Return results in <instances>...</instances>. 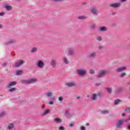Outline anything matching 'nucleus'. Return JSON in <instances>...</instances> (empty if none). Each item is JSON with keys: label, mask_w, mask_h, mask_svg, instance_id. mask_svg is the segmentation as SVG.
I'll return each instance as SVG.
<instances>
[{"label": "nucleus", "mask_w": 130, "mask_h": 130, "mask_svg": "<svg viewBox=\"0 0 130 130\" xmlns=\"http://www.w3.org/2000/svg\"><path fill=\"white\" fill-rule=\"evenodd\" d=\"M86 125H89V124L88 123L86 124Z\"/></svg>", "instance_id": "nucleus-51"}, {"label": "nucleus", "mask_w": 130, "mask_h": 130, "mask_svg": "<svg viewBox=\"0 0 130 130\" xmlns=\"http://www.w3.org/2000/svg\"><path fill=\"white\" fill-rule=\"evenodd\" d=\"M78 74L81 76L86 75L87 73V70L86 69H80L77 70Z\"/></svg>", "instance_id": "nucleus-2"}, {"label": "nucleus", "mask_w": 130, "mask_h": 130, "mask_svg": "<svg viewBox=\"0 0 130 130\" xmlns=\"http://www.w3.org/2000/svg\"><path fill=\"white\" fill-rule=\"evenodd\" d=\"M75 53V49L73 48H69V54H74Z\"/></svg>", "instance_id": "nucleus-14"}, {"label": "nucleus", "mask_w": 130, "mask_h": 130, "mask_svg": "<svg viewBox=\"0 0 130 130\" xmlns=\"http://www.w3.org/2000/svg\"><path fill=\"white\" fill-rule=\"evenodd\" d=\"M16 43L15 40H11L8 43H7L6 45H8V44H12V43Z\"/></svg>", "instance_id": "nucleus-24"}, {"label": "nucleus", "mask_w": 130, "mask_h": 130, "mask_svg": "<svg viewBox=\"0 0 130 130\" xmlns=\"http://www.w3.org/2000/svg\"><path fill=\"white\" fill-rule=\"evenodd\" d=\"M126 70V67H120L116 70V72H120Z\"/></svg>", "instance_id": "nucleus-10"}, {"label": "nucleus", "mask_w": 130, "mask_h": 130, "mask_svg": "<svg viewBox=\"0 0 130 130\" xmlns=\"http://www.w3.org/2000/svg\"><path fill=\"white\" fill-rule=\"evenodd\" d=\"M59 130H63V129H64V127H63V126H60L59 127Z\"/></svg>", "instance_id": "nucleus-41"}, {"label": "nucleus", "mask_w": 130, "mask_h": 130, "mask_svg": "<svg viewBox=\"0 0 130 130\" xmlns=\"http://www.w3.org/2000/svg\"><path fill=\"white\" fill-rule=\"evenodd\" d=\"M103 48L102 46H99V49H101V48Z\"/></svg>", "instance_id": "nucleus-49"}, {"label": "nucleus", "mask_w": 130, "mask_h": 130, "mask_svg": "<svg viewBox=\"0 0 130 130\" xmlns=\"http://www.w3.org/2000/svg\"><path fill=\"white\" fill-rule=\"evenodd\" d=\"M36 51H37V48H33L31 50V52L32 53L36 52Z\"/></svg>", "instance_id": "nucleus-35"}, {"label": "nucleus", "mask_w": 130, "mask_h": 130, "mask_svg": "<svg viewBox=\"0 0 130 130\" xmlns=\"http://www.w3.org/2000/svg\"><path fill=\"white\" fill-rule=\"evenodd\" d=\"M105 90L106 91V92H107L108 93H111L112 89L111 88L109 87H106L105 88Z\"/></svg>", "instance_id": "nucleus-22"}, {"label": "nucleus", "mask_w": 130, "mask_h": 130, "mask_svg": "<svg viewBox=\"0 0 130 130\" xmlns=\"http://www.w3.org/2000/svg\"><path fill=\"white\" fill-rule=\"evenodd\" d=\"M89 73L91 74H95V71L94 70V69H90Z\"/></svg>", "instance_id": "nucleus-36"}, {"label": "nucleus", "mask_w": 130, "mask_h": 130, "mask_svg": "<svg viewBox=\"0 0 130 130\" xmlns=\"http://www.w3.org/2000/svg\"><path fill=\"white\" fill-rule=\"evenodd\" d=\"M66 85L70 87H75L76 86V83L74 82H68L66 83Z\"/></svg>", "instance_id": "nucleus-9"}, {"label": "nucleus", "mask_w": 130, "mask_h": 130, "mask_svg": "<svg viewBox=\"0 0 130 130\" xmlns=\"http://www.w3.org/2000/svg\"><path fill=\"white\" fill-rule=\"evenodd\" d=\"M125 76H126V73H122L120 74V77L121 78H123L124 77H125Z\"/></svg>", "instance_id": "nucleus-30"}, {"label": "nucleus", "mask_w": 130, "mask_h": 130, "mask_svg": "<svg viewBox=\"0 0 130 130\" xmlns=\"http://www.w3.org/2000/svg\"><path fill=\"white\" fill-rule=\"evenodd\" d=\"M94 56H96V53L95 52L91 53L88 55V57H94Z\"/></svg>", "instance_id": "nucleus-25"}, {"label": "nucleus", "mask_w": 130, "mask_h": 130, "mask_svg": "<svg viewBox=\"0 0 130 130\" xmlns=\"http://www.w3.org/2000/svg\"><path fill=\"white\" fill-rule=\"evenodd\" d=\"M121 6V4L119 3H112L110 4V7L111 8H119Z\"/></svg>", "instance_id": "nucleus-3"}, {"label": "nucleus", "mask_w": 130, "mask_h": 130, "mask_svg": "<svg viewBox=\"0 0 130 130\" xmlns=\"http://www.w3.org/2000/svg\"><path fill=\"white\" fill-rule=\"evenodd\" d=\"M69 126H71V127L74 126V124H70L69 125Z\"/></svg>", "instance_id": "nucleus-46"}, {"label": "nucleus", "mask_w": 130, "mask_h": 130, "mask_svg": "<svg viewBox=\"0 0 130 130\" xmlns=\"http://www.w3.org/2000/svg\"><path fill=\"white\" fill-rule=\"evenodd\" d=\"M5 14H6V13L5 12H2L0 13V16L1 17H3V16H5Z\"/></svg>", "instance_id": "nucleus-39"}, {"label": "nucleus", "mask_w": 130, "mask_h": 130, "mask_svg": "<svg viewBox=\"0 0 130 130\" xmlns=\"http://www.w3.org/2000/svg\"><path fill=\"white\" fill-rule=\"evenodd\" d=\"M122 123H123V120H119L118 122H117V124H116L117 127H120Z\"/></svg>", "instance_id": "nucleus-15"}, {"label": "nucleus", "mask_w": 130, "mask_h": 130, "mask_svg": "<svg viewBox=\"0 0 130 130\" xmlns=\"http://www.w3.org/2000/svg\"><path fill=\"white\" fill-rule=\"evenodd\" d=\"M87 97H89V95H87Z\"/></svg>", "instance_id": "nucleus-54"}, {"label": "nucleus", "mask_w": 130, "mask_h": 130, "mask_svg": "<svg viewBox=\"0 0 130 130\" xmlns=\"http://www.w3.org/2000/svg\"><path fill=\"white\" fill-rule=\"evenodd\" d=\"M54 104V103L53 102V101H50L49 103V104L50 105H53V104Z\"/></svg>", "instance_id": "nucleus-40"}, {"label": "nucleus", "mask_w": 130, "mask_h": 130, "mask_svg": "<svg viewBox=\"0 0 130 130\" xmlns=\"http://www.w3.org/2000/svg\"><path fill=\"white\" fill-rule=\"evenodd\" d=\"M81 130H86V128L84 126H82L81 127Z\"/></svg>", "instance_id": "nucleus-44"}, {"label": "nucleus", "mask_w": 130, "mask_h": 130, "mask_svg": "<svg viewBox=\"0 0 130 130\" xmlns=\"http://www.w3.org/2000/svg\"><path fill=\"white\" fill-rule=\"evenodd\" d=\"M16 85H17V82L16 81H12L8 84L7 88L11 89V88H13V86H16Z\"/></svg>", "instance_id": "nucleus-4"}, {"label": "nucleus", "mask_w": 130, "mask_h": 130, "mask_svg": "<svg viewBox=\"0 0 130 130\" xmlns=\"http://www.w3.org/2000/svg\"><path fill=\"white\" fill-rule=\"evenodd\" d=\"M23 74V71L22 70H17L16 72V75H17V76H19V75H22Z\"/></svg>", "instance_id": "nucleus-23"}, {"label": "nucleus", "mask_w": 130, "mask_h": 130, "mask_svg": "<svg viewBox=\"0 0 130 130\" xmlns=\"http://www.w3.org/2000/svg\"><path fill=\"white\" fill-rule=\"evenodd\" d=\"M44 108V106H43V108Z\"/></svg>", "instance_id": "nucleus-52"}, {"label": "nucleus", "mask_w": 130, "mask_h": 130, "mask_svg": "<svg viewBox=\"0 0 130 130\" xmlns=\"http://www.w3.org/2000/svg\"><path fill=\"white\" fill-rule=\"evenodd\" d=\"M6 115V112H2L0 113V117H3V116H5Z\"/></svg>", "instance_id": "nucleus-29"}, {"label": "nucleus", "mask_w": 130, "mask_h": 130, "mask_svg": "<svg viewBox=\"0 0 130 130\" xmlns=\"http://www.w3.org/2000/svg\"><path fill=\"white\" fill-rule=\"evenodd\" d=\"M1 28H3V25L0 24V29H1Z\"/></svg>", "instance_id": "nucleus-50"}, {"label": "nucleus", "mask_w": 130, "mask_h": 130, "mask_svg": "<svg viewBox=\"0 0 130 130\" xmlns=\"http://www.w3.org/2000/svg\"><path fill=\"white\" fill-rule=\"evenodd\" d=\"M54 121H55V122H56V123H60V122H61V121H62L61 119H60L59 118H55L54 119Z\"/></svg>", "instance_id": "nucleus-16"}, {"label": "nucleus", "mask_w": 130, "mask_h": 130, "mask_svg": "<svg viewBox=\"0 0 130 130\" xmlns=\"http://www.w3.org/2000/svg\"><path fill=\"white\" fill-rule=\"evenodd\" d=\"M76 99H77L78 100L81 98V96H76L75 97Z\"/></svg>", "instance_id": "nucleus-42"}, {"label": "nucleus", "mask_w": 130, "mask_h": 130, "mask_svg": "<svg viewBox=\"0 0 130 130\" xmlns=\"http://www.w3.org/2000/svg\"><path fill=\"white\" fill-rule=\"evenodd\" d=\"M50 112V110L46 109L42 113V115H46L47 114H48V113H49Z\"/></svg>", "instance_id": "nucleus-17"}, {"label": "nucleus", "mask_w": 130, "mask_h": 130, "mask_svg": "<svg viewBox=\"0 0 130 130\" xmlns=\"http://www.w3.org/2000/svg\"><path fill=\"white\" fill-rule=\"evenodd\" d=\"M1 1H2V0H0V2H1Z\"/></svg>", "instance_id": "nucleus-55"}, {"label": "nucleus", "mask_w": 130, "mask_h": 130, "mask_svg": "<svg viewBox=\"0 0 130 130\" xmlns=\"http://www.w3.org/2000/svg\"><path fill=\"white\" fill-rule=\"evenodd\" d=\"M62 61L64 63H66V64H68V63H69V59H68V58L66 57H64L62 58Z\"/></svg>", "instance_id": "nucleus-18"}, {"label": "nucleus", "mask_w": 130, "mask_h": 130, "mask_svg": "<svg viewBox=\"0 0 130 130\" xmlns=\"http://www.w3.org/2000/svg\"><path fill=\"white\" fill-rule=\"evenodd\" d=\"M29 84H32L33 83H37L38 81V79L37 78H32L29 79Z\"/></svg>", "instance_id": "nucleus-8"}, {"label": "nucleus", "mask_w": 130, "mask_h": 130, "mask_svg": "<svg viewBox=\"0 0 130 130\" xmlns=\"http://www.w3.org/2000/svg\"><path fill=\"white\" fill-rule=\"evenodd\" d=\"M50 64L52 68H56V61L54 59L52 60L50 62Z\"/></svg>", "instance_id": "nucleus-11"}, {"label": "nucleus", "mask_w": 130, "mask_h": 130, "mask_svg": "<svg viewBox=\"0 0 130 130\" xmlns=\"http://www.w3.org/2000/svg\"><path fill=\"white\" fill-rule=\"evenodd\" d=\"M52 1L56 3H61V2H64V0H52Z\"/></svg>", "instance_id": "nucleus-33"}, {"label": "nucleus", "mask_w": 130, "mask_h": 130, "mask_svg": "<svg viewBox=\"0 0 130 130\" xmlns=\"http://www.w3.org/2000/svg\"><path fill=\"white\" fill-rule=\"evenodd\" d=\"M13 128H14V124L13 123H11L8 125V129H12Z\"/></svg>", "instance_id": "nucleus-26"}, {"label": "nucleus", "mask_w": 130, "mask_h": 130, "mask_svg": "<svg viewBox=\"0 0 130 130\" xmlns=\"http://www.w3.org/2000/svg\"><path fill=\"white\" fill-rule=\"evenodd\" d=\"M46 96L47 97H52V96H53V92H48L46 93Z\"/></svg>", "instance_id": "nucleus-19"}, {"label": "nucleus", "mask_w": 130, "mask_h": 130, "mask_svg": "<svg viewBox=\"0 0 130 130\" xmlns=\"http://www.w3.org/2000/svg\"><path fill=\"white\" fill-rule=\"evenodd\" d=\"M5 9H6V11H12L13 9V7L10 5V4H6L4 6Z\"/></svg>", "instance_id": "nucleus-7"}, {"label": "nucleus", "mask_w": 130, "mask_h": 130, "mask_svg": "<svg viewBox=\"0 0 130 130\" xmlns=\"http://www.w3.org/2000/svg\"><path fill=\"white\" fill-rule=\"evenodd\" d=\"M24 63H25V61L19 60L16 63L15 66V67H16V68H18V67H20V66L24 64Z\"/></svg>", "instance_id": "nucleus-6"}, {"label": "nucleus", "mask_w": 130, "mask_h": 130, "mask_svg": "<svg viewBox=\"0 0 130 130\" xmlns=\"http://www.w3.org/2000/svg\"><path fill=\"white\" fill-rule=\"evenodd\" d=\"M21 83L22 84H30L29 79H28V80H25V79L22 80H21Z\"/></svg>", "instance_id": "nucleus-20"}, {"label": "nucleus", "mask_w": 130, "mask_h": 130, "mask_svg": "<svg viewBox=\"0 0 130 130\" xmlns=\"http://www.w3.org/2000/svg\"><path fill=\"white\" fill-rule=\"evenodd\" d=\"M65 115H67V116H69V115H71V114L70 113V110H67L66 111Z\"/></svg>", "instance_id": "nucleus-31"}, {"label": "nucleus", "mask_w": 130, "mask_h": 130, "mask_svg": "<svg viewBox=\"0 0 130 130\" xmlns=\"http://www.w3.org/2000/svg\"><path fill=\"white\" fill-rule=\"evenodd\" d=\"M86 17L85 16H79V17H78V19H79L80 20H84V19H86Z\"/></svg>", "instance_id": "nucleus-34"}, {"label": "nucleus", "mask_w": 130, "mask_h": 130, "mask_svg": "<svg viewBox=\"0 0 130 130\" xmlns=\"http://www.w3.org/2000/svg\"><path fill=\"white\" fill-rule=\"evenodd\" d=\"M127 128H128V129H130V125H128Z\"/></svg>", "instance_id": "nucleus-48"}, {"label": "nucleus", "mask_w": 130, "mask_h": 130, "mask_svg": "<svg viewBox=\"0 0 130 130\" xmlns=\"http://www.w3.org/2000/svg\"><path fill=\"white\" fill-rule=\"evenodd\" d=\"M16 90H17V89L16 88H9L8 91L9 92H15V91H16Z\"/></svg>", "instance_id": "nucleus-27"}, {"label": "nucleus", "mask_w": 130, "mask_h": 130, "mask_svg": "<svg viewBox=\"0 0 130 130\" xmlns=\"http://www.w3.org/2000/svg\"><path fill=\"white\" fill-rule=\"evenodd\" d=\"M126 1L127 0H121V2H126Z\"/></svg>", "instance_id": "nucleus-47"}, {"label": "nucleus", "mask_w": 130, "mask_h": 130, "mask_svg": "<svg viewBox=\"0 0 130 130\" xmlns=\"http://www.w3.org/2000/svg\"><path fill=\"white\" fill-rule=\"evenodd\" d=\"M120 102H121V101H120V100H117L115 101V104H116V105H117V104H119Z\"/></svg>", "instance_id": "nucleus-28"}, {"label": "nucleus", "mask_w": 130, "mask_h": 130, "mask_svg": "<svg viewBox=\"0 0 130 130\" xmlns=\"http://www.w3.org/2000/svg\"><path fill=\"white\" fill-rule=\"evenodd\" d=\"M97 40L99 41H101V40H102V38L101 37H98Z\"/></svg>", "instance_id": "nucleus-37"}, {"label": "nucleus", "mask_w": 130, "mask_h": 130, "mask_svg": "<svg viewBox=\"0 0 130 130\" xmlns=\"http://www.w3.org/2000/svg\"><path fill=\"white\" fill-rule=\"evenodd\" d=\"M91 12L92 14H94L95 15L98 13V11L97 9L95 8V7H92L91 9Z\"/></svg>", "instance_id": "nucleus-12"}, {"label": "nucleus", "mask_w": 130, "mask_h": 130, "mask_svg": "<svg viewBox=\"0 0 130 130\" xmlns=\"http://www.w3.org/2000/svg\"><path fill=\"white\" fill-rule=\"evenodd\" d=\"M127 120H126V121H127Z\"/></svg>", "instance_id": "nucleus-53"}, {"label": "nucleus", "mask_w": 130, "mask_h": 130, "mask_svg": "<svg viewBox=\"0 0 130 130\" xmlns=\"http://www.w3.org/2000/svg\"><path fill=\"white\" fill-rule=\"evenodd\" d=\"M91 99H92V100H93L94 101L97 100V94H93L91 95Z\"/></svg>", "instance_id": "nucleus-21"}, {"label": "nucleus", "mask_w": 130, "mask_h": 130, "mask_svg": "<svg viewBox=\"0 0 130 130\" xmlns=\"http://www.w3.org/2000/svg\"><path fill=\"white\" fill-rule=\"evenodd\" d=\"M122 116H125V113H122Z\"/></svg>", "instance_id": "nucleus-45"}, {"label": "nucleus", "mask_w": 130, "mask_h": 130, "mask_svg": "<svg viewBox=\"0 0 130 130\" xmlns=\"http://www.w3.org/2000/svg\"><path fill=\"white\" fill-rule=\"evenodd\" d=\"M99 30L101 32H104V31L107 30V27H106L105 26H101V27H100Z\"/></svg>", "instance_id": "nucleus-13"}, {"label": "nucleus", "mask_w": 130, "mask_h": 130, "mask_svg": "<svg viewBox=\"0 0 130 130\" xmlns=\"http://www.w3.org/2000/svg\"><path fill=\"white\" fill-rule=\"evenodd\" d=\"M107 73V71L106 70H102L99 75H97L98 78H101V77H103L104 75Z\"/></svg>", "instance_id": "nucleus-5"}, {"label": "nucleus", "mask_w": 130, "mask_h": 130, "mask_svg": "<svg viewBox=\"0 0 130 130\" xmlns=\"http://www.w3.org/2000/svg\"><path fill=\"white\" fill-rule=\"evenodd\" d=\"M109 113V111L108 110L102 111L103 114H107V113Z\"/></svg>", "instance_id": "nucleus-32"}, {"label": "nucleus", "mask_w": 130, "mask_h": 130, "mask_svg": "<svg viewBox=\"0 0 130 130\" xmlns=\"http://www.w3.org/2000/svg\"><path fill=\"white\" fill-rule=\"evenodd\" d=\"M58 100H59V101H62V100H63V98H62V96H60L58 98Z\"/></svg>", "instance_id": "nucleus-38"}, {"label": "nucleus", "mask_w": 130, "mask_h": 130, "mask_svg": "<svg viewBox=\"0 0 130 130\" xmlns=\"http://www.w3.org/2000/svg\"><path fill=\"white\" fill-rule=\"evenodd\" d=\"M127 112H130V108H127L125 110Z\"/></svg>", "instance_id": "nucleus-43"}, {"label": "nucleus", "mask_w": 130, "mask_h": 130, "mask_svg": "<svg viewBox=\"0 0 130 130\" xmlns=\"http://www.w3.org/2000/svg\"><path fill=\"white\" fill-rule=\"evenodd\" d=\"M36 66L39 69H43L45 66L44 61L41 60H38L36 63Z\"/></svg>", "instance_id": "nucleus-1"}]
</instances>
